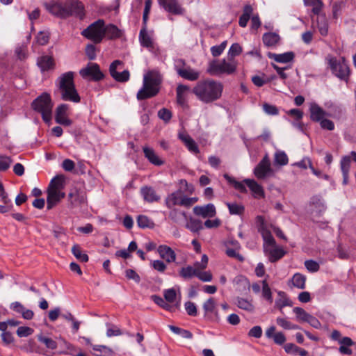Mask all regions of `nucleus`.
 <instances>
[{"mask_svg":"<svg viewBox=\"0 0 356 356\" xmlns=\"http://www.w3.org/2000/svg\"><path fill=\"white\" fill-rule=\"evenodd\" d=\"M222 91V83L211 79L198 81L193 89V92L197 99L204 104H210L219 99Z\"/></svg>","mask_w":356,"mask_h":356,"instance_id":"nucleus-1","label":"nucleus"},{"mask_svg":"<svg viewBox=\"0 0 356 356\" xmlns=\"http://www.w3.org/2000/svg\"><path fill=\"white\" fill-rule=\"evenodd\" d=\"M162 81L163 76L158 70L149 71L144 75L143 85L137 92V99L143 100L156 96L159 92Z\"/></svg>","mask_w":356,"mask_h":356,"instance_id":"nucleus-2","label":"nucleus"},{"mask_svg":"<svg viewBox=\"0 0 356 356\" xmlns=\"http://www.w3.org/2000/svg\"><path fill=\"white\" fill-rule=\"evenodd\" d=\"M58 86L62 99L74 103L80 102L81 98L74 83V72H67L58 78Z\"/></svg>","mask_w":356,"mask_h":356,"instance_id":"nucleus-3","label":"nucleus"},{"mask_svg":"<svg viewBox=\"0 0 356 356\" xmlns=\"http://www.w3.org/2000/svg\"><path fill=\"white\" fill-rule=\"evenodd\" d=\"M237 61L229 59H215L209 63L207 72L215 76L222 74L230 75L234 74L237 68Z\"/></svg>","mask_w":356,"mask_h":356,"instance_id":"nucleus-4","label":"nucleus"},{"mask_svg":"<svg viewBox=\"0 0 356 356\" xmlns=\"http://www.w3.org/2000/svg\"><path fill=\"white\" fill-rule=\"evenodd\" d=\"M32 106L35 111L42 114L44 122H48L51 120L53 104L49 94H42L33 101Z\"/></svg>","mask_w":356,"mask_h":356,"instance_id":"nucleus-5","label":"nucleus"},{"mask_svg":"<svg viewBox=\"0 0 356 356\" xmlns=\"http://www.w3.org/2000/svg\"><path fill=\"white\" fill-rule=\"evenodd\" d=\"M197 201V197H188L181 191L178 190L167 195L165 204L168 209H172L175 206L189 208Z\"/></svg>","mask_w":356,"mask_h":356,"instance_id":"nucleus-6","label":"nucleus"},{"mask_svg":"<svg viewBox=\"0 0 356 356\" xmlns=\"http://www.w3.org/2000/svg\"><path fill=\"white\" fill-rule=\"evenodd\" d=\"M327 60L332 72L341 80L347 81L350 75V69L343 58L337 59L333 56H327Z\"/></svg>","mask_w":356,"mask_h":356,"instance_id":"nucleus-7","label":"nucleus"},{"mask_svg":"<svg viewBox=\"0 0 356 356\" xmlns=\"http://www.w3.org/2000/svg\"><path fill=\"white\" fill-rule=\"evenodd\" d=\"M104 21L98 19L83 30L81 35L94 43L99 44L104 39Z\"/></svg>","mask_w":356,"mask_h":356,"instance_id":"nucleus-8","label":"nucleus"},{"mask_svg":"<svg viewBox=\"0 0 356 356\" xmlns=\"http://www.w3.org/2000/svg\"><path fill=\"white\" fill-rule=\"evenodd\" d=\"M250 19H251V29L257 31L261 25L259 16L257 13H253V8L251 5H245L243 7V14L239 17V26L246 27Z\"/></svg>","mask_w":356,"mask_h":356,"instance_id":"nucleus-9","label":"nucleus"},{"mask_svg":"<svg viewBox=\"0 0 356 356\" xmlns=\"http://www.w3.org/2000/svg\"><path fill=\"white\" fill-rule=\"evenodd\" d=\"M79 74L83 79L93 81H99L104 77L99 65L95 63H88L85 67L80 70Z\"/></svg>","mask_w":356,"mask_h":356,"instance_id":"nucleus-10","label":"nucleus"},{"mask_svg":"<svg viewBox=\"0 0 356 356\" xmlns=\"http://www.w3.org/2000/svg\"><path fill=\"white\" fill-rule=\"evenodd\" d=\"M124 63L120 60H115L109 66V72L112 78L118 82L124 83L129 81L130 73L129 70H124Z\"/></svg>","mask_w":356,"mask_h":356,"instance_id":"nucleus-11","label":"nucleus"},{"mask_svg":"<svg viewBox=\"0 0 356 356\" xmlns=\"http://www.w3.org/2000/svg\"><path fill=\"white\" fill-rule=\"evenodd\" d=\"M65 12L67 13L66 18L74 16L82 19L85 16L84 6L77 0H68L65 1Z\"/></svg>","mask_w":356,"mask_h":356,"instance_id":"nucleus-12","label":"nucleus"},{"mask_svg":"<svg viewBox=\"0 0 356 356\" xmlns=\"http://www.w3.org/2000/svg\"><path fill=\"white\" fill-rule=\"evenodd\" d=\"M273 173L270 159L266 155L254 170V174L258 179H265Z\"/></svg>","mask_w":356,"mask_h":356,"instance_id":"nucleus-13","label":"nucleus"},{"mask_svg":"<svg viewBox=\"0 0 356 356\" xmlns=\"http://www.w3.org/2000/svg\"><path fill=\"white\" fill-rule=\"evenodd\" d=\"M47 10L55 17L66 19L67 13L65 12V2L51 1L44 3Z\"/></svg>","mask_w":356,"mask_h":356,"instance_id":"nucleus-14","label":"nucleus"},{"mask_svg":"<svg viewBox=\"0 0 356 356\" xmlns=\"http://www.w3.org/2000/svg\"><path fill=\"white\" fill-rule=\"evenodd\" d=\"M159 3L168 13L179 15H183L184 9L181 7L178 0H158Z\"/></svg>","mask_w":356,"mask_h":356,"instance_id":"nucleus-15","label":"nucleus"},{"mask_svg":"<svg viewBox=\"0 0 356 356\" xmlns=\"http://www.w3.org/2000/svg\"><path fill=\"white\" fill-rule=\"evenodd\" d=\"M351 161L356 163V152L353 151L349 155L344 156L341 160V170L343 174V183L346 184L348 181V175Z\"/></svg>","mask_w":356,"mask_h":356,"instance_id":"nucleus-16","label":"nucleus"},{"mask_svg":"<svg viewBox=\"0 0 356 356\" xmlns=\"http://www.w3.org/2000/svg\"><path fill=\"white\" fill-rule=\"evenodd\" d=\"M68 108L69 106L66 104H62L56 108L55 120L57 123L65 127L72 124V121L67 117Z\"/></svg>","mask_w":356,"mask_h":356,"instance_id":"nucleus-17","label":"nucleus"},{"mask_svg":"<svg viewBox=\"0 0 356 356\" xmlns=\"http://www.w3.org/2000/svg\"><path fill=\"white\" fill-rule=\"evenodd\" d=\"M139 42L142 47L148 49L149 51H154L156 49L152 36L147 31V26H143L140 31Z\"/></svg>","mask_w":356,"mask_h":356,"instance_id":"nucleus-18","label":"nucleus"},{"mask_svg":"<svg viewBox=\"0 0 356 356\" xmlns=\"http://www.w3.org/2000/svg\"><path fill=\"white\" fill-rule=\"evenodd\" d=\"M140 195L145 202L147 203L157 202L161 200V196L156 193V190L149 186H143L140 191Z\"/></svg>","mask_w":356,"mask_h":356,"instance_id":"nucleus-19","label":"nucleus"},{"mask_svg":"<svg viewBox=\"0 0 356 356\" xmlns=\"http://www.w3.org/2000/svg\"><path fill=\"white\" fill-rule=\"evenodd\" d=\"M193 213L202 218H213L216 214V207L213 204H207L205 206H195Z\"/></svg>","mask_w":356,"mask_h":356,"instance_id":"nucleus-20","label":"nucleus"},{"mask_svg":"<svg viewBox=\"0 0 356 356\" xmlns=\"http://www.w3.org/2000/svg\"><path fill=\"white\" fill-rule=\"evenodd\" d=\"M65 193L61 191L47 190V209H51L56 205L63 198L65 197Z\"/></svg>","mask_w":356,"mask_h":356,"instance_id":"nucleus-21","label":"nucleus"},{"mask_svg":"<svg viewBox=\"0 0 356 356\" xmlns=\"http://www.w3.org/2000/svg\"><path fill=\"white\" fill-rule=\"evenodd\" d=\"M158 252L160 257L167 263H172L176 260L175 251L166 245H161L158 247Z\"/></svg>","mask_w":356,"mask_h":356,"instance_id":"nucleus-22","label":"nucleus"},{"mask_svg":"<svg viewBox=\"0 0 356 356\" xmlns=\"http://www.w3.org/2000/svg\"><path fill=\"white\" fill-rule=\"evenodd\" d=\"M275 330L276 327L274 325L268 327L265 332L266 337L273 339L275 343L277 345L284 344L286 340L285 335L281 332H275Z\"/></svg>","mask_w":356,"mask_h":356,"instance_id":"nucleus-23","label":"nucleus"},{"mask_svg":"<svg viewBox=\"0 0 356 356\" xmlns=\"http://www.w3.org/2000/svg\"><path fill=\"white\" fill-rule=\"evenodd\" d=\"M310 118L314 122H320L329 115L317 104L312 103L309 106Z\"/></svg>","mask_w":356,"mask_h":356,"instance_id":"nucleus-24","label":"nucleus"},{"mask_svg":"<svg viewBox=\"0 0 356 356\" xmlns=\"http://www.w3.org/2000/svg\"><path fill=\"white\" fill-rule=\"evenodd\" d=\"M243 182L248 186L255 198H263L265 196L262 186L253 179H246Z\"/></svg>","mask_w":356,"mask_h":356,"instance_id":"nucleus-25","label":"nucleus"},{"mask_svg":"<svg viewBox=\"0 0 356 356\" xmlns=\"http://www.w3.org/2000/svg\"><path fill=\"white\" fill-rule=\"evenodd\" d=\"M179 138L191 153L197 154L200 152L197 143L188 134H179Z\"/></svg>","mask_w":356,"mask_h":356,"instance_id":"nucleus-26","label":"nucleus"},{"mask_svg":"<svg viewBox=\"0 0 356 356\" xmlns=\"http://www.w3.org/2000/svg\"><path fill=\"white\" fill-rule=\"evenodd\" d=\"M121 34V31L115 25L112 24L104 25V38L106 37L110 40L116 39L119 38Z\"/></svg>","mask_w":356,"mask_h":356,"instance_id":"nucleus-27","label":"nucleus"},{"mask_svg":"<svg viewBox=\"0 0 356 356\" xmlns=\"http://www.w3.org/2000/svg\"><path fill=\"white\" fill-rule=\"evenodd\" d=\"M143 150L145 158L153 165H161L163 163V161L159 157L152 148L144 147Z\"/></svg>","mask_w":356,"mask_h":356,"instance_id":"nucleus-28","label":"nucleus"},{"mask_svg":"<svg viewBox=\"0 0 356 356\" xmlns=\"http://www.w3.org/2000/svg\"><path fill=\"white\" fill-rule=\"evenodd\" d=\"M37 65L44 72L54 68V60L51 56H42L38 58Z\"/></svg>","mask_w":356,"mask_h":356,"instance_id":"nucleus-29","label":"nucleus"},{"mask_svg":"<svg viewBox=\"0 0 356 356\" xmlns=\"http://www.w3.org/2000/svg\"><path fill=\"white\" fill-rule=\"evenodd\" d=\"M178 74L181 77L191 81H196L200 77V72L190 67L179 70Z\"/></svg>","mask_w":356,"mask_h":356,"instance_id":"nucleus-30","label":"nucleus"},{"mask_svg":"<svg viewBox=\"0 0 356 356\" xmlns=\"http://www.w3.org/2000/svg\"><path fill=\"white\" fill-rule=\"evenodd\" d=\"M235 303L238 308L247 311L248 312H253L254 310V306L252 304V300H248L243 298L237 297L235 299Z\"/></svg>","mask_w":356,"mask_h":356,"instance_id":"nucleus-31","label":"nucleus"},{"mask_svg":"<svg viewBox=\"0 0 356 356\" xmlns=\"http://www.w3.org/2000/svg\"><path fill=\"white\" fill-rule=\"evenodd\" d=\"M202 307L204 311L205 316H208L209 314H215L216 317L218 316L216 311L217 303L213 298H210L205 301L203 303Z\"/></svg>","mask_w":356,"mask_h":356,"instance_id":"nucleus-32","label":"nucleus"},{"mask_svg":"<svg viewBox=\"0 0 356 356\" xmlns=\"http://www.w3.org/2000/svg\"><path fill=\"white\" fill-rule=\"evenodd\" d=\"M263 42L267 47L275 46L280 41V35L275 33H266L263 35Z\"/></svg>","mask_w":356,"mask_h":356,"instance_id":"nucleus-33","label":"nucleus"},{"mask_svg":"<svg viewBox=\"0 0 356 356\" xmlns=\"http://www.w3.org/2000/svg\"><path fill=\"white\" fill-rule=\"evenodd\" d=\"M198 267L187 266L181 268L179 271V275L183 279H191L193 276H196Z\"/></svg>","mask_w":356,"mask_h":356,"instance_id":"nucleus-34","label":"nucleus"},{"mask_svg":"<svg viewBox=\"0 0 356 356\" xmlns=\"http://www.w3.org/2000/svg\"><path fill=\"white\" fill-rule=\"evenodd\" d=\"M317 27L320 33L325 36L328 33V23L325 15H318L316 19Z\"/></svg>","mask_w":356,"mask_h":356,"instance_id":"nucleus-35","label":"nucleus"},{"mask_svg":"<svg viewBox=\"0 0 356 356\" xmlns=\"http://www.w3.org/2000/svg\"><path fill=\"white\" fill-rule=\"evenodd\" d=\"M304 3L307 6L312 7V13L316 15H320L323 7V3L321 0H304Z\"/></svg>","mask_w":356,"mask_h":356,"instance_id":"nucleus-36","label":"nucleus"},{"mask_svg":"<svg viewBox=\"0 0 356 356\" xmlns=\"http://www.w3.org/2000/svg\"><path fill=\"white\" fill-rule=\"evenodd\" d=\"M63 188L64 177L62 175H57L51 180L48 189L63 191Z\"/></svg>","mask_w":356,"mask_h":356,"instance_id":"nucleus-37","label":"nucleus"},{"mask_svg":"<svg viewBox=\"0 0 356 356\" xmlns=\"http://www.w3.org/2000/svg\"><path fill=\"white\" fill-rule=\"evenodd\" d=\"M265 250L269 253V260L270 262H275L284 257L285 254L284 251L280 248H272L268 249L267 248H265Z\"/></svg>","mask_w":356,"mask_h":356,"instance_id":"nucleus-38","label":"nucleus"},{"mask_svg":"<svg viewBox=\"0 0 356 356\" xmlns=\"http://www.w3.org/2000/svg\"><path fill=\"white\" fill-rule=\"evenodd\" d=\"M280 298L275 301V306L280 309H282L284 307L291 306V301L286 297V293L282 291L278 292Z\"/></svg>","mask_w":356,"mask_h":356,"instance_id":"nucleus-39","label":"nucleus"},{"mask_svg":"<svg viewBox=\"0 0 356 356\" xmlns=\"http://www.w3.org/2000/svg\"><path fill=\"white\" fill-rule=\"evenodd\" d=\"M293 286L299 289L305 288L306 277L300 273H295L291 279Z\"/></svg>","mask_w":356,"mask_h":356,"instance_id":"nucleus-40","label":"nucleus"},{"mask_svg":"<svg viewBox=\"0 0 356 356\" xmlns=\"http://www.w3.org/2000/svg\"><path fill=\"white\" fill-rule=\"evenodd\" d=\"M137 224L139 227L145 228H153L154 227V222L149 217L145 215H140L137 218Z\"/></svg>","mask_w":356,"mask_h":356,"instance_id":"nucleus-41","label":"nucleus"},{"mask_svg":"<svg viewBox=\"0 0 356 356\" xmlns=\"http://www.w3.org/2000/svg\"><path fill=\"white\" fill-rule=\"evenodd\" d=\"M261 233L264 241V248H266V245L274 247L275 245V241L273 236H272L270 232L266 228L262 227L261 228Z\"/></svg>","mask_w":356,"mask_h":356,"instance_id":"nucleus-42","label":"nucleus"},{"mask_svg":"<svg viewBox=\"0 0 356 356\" xmlns=\"http://www.w3.org/2000/svg\"><path fill=\"white\" fill-rule=\"evenodd\" d=\"M294 54L293 52H286L281 54H273L270 58H273L278 63H286L293 59Z\"/></svg>","mask_w":356,"mask_h":356,"instance_id":"nucleus-43","label":"nucleus"},{"mask_svg":"<svg viewBox=\"0 0 356 356\" xmlns=\"http://www.w3.org/2000/svg\"><path fill=\"white\" fill-rule=\"evenodd\" d=\"M186 227L192 232H197L202 229V221L191 218L186 223Z\"/></svg>","mask_w":356,"mask_h":356,"instance_id":"nucleus-44","label":"nucleus"},{"mask_svg":"<svg viewBox=\"0 0 356 356\" xmlns=\"http://www.w3.org/2000/svg\"><path fill=\"white\" fill-rule=\"evenodd\" d=\"M242 52V47L238 43H234L230 47L228 54H227V59L232 60H236L235 57L240 55Z\"/></svg>","mask_w":356,"mask_h":356,"instance_id":"nucleus-45","label":"nucleus"},{"mask_svg":"<svg viewBox=\"0 0 356 356\" xmlns=\"http://www.w3.org/2000/svg\"><path fill=\"white\" fill-rule=\"evenodd\" d=\"M189 90V88L185 85H179L177 88V102L183 105L185 103V93Z\"/></svg>","mask_w":356,"mask_h":356,"instance_id":"nucleus-46","label":"nucleus"},{"mask_svg":"<svg viewBox=\"0 0 356 356\" xmlns=\"http://www.w3.org/2000/svg\"><path fill=\"white\" fill-rule=\"evenodd\" d=\"M276 322L278 325L282 327V328L285 330H298L300 329V327L296 324H293L290 321H287L286 318H277Z\"/></svg>","mask_w":356,"mask_h":356,"instance_id":"nucleus-47","label":"nucleus"},{"mask_svg":"<svg viewBox=\"0 0 356 356\" xmlns=\"http://www.w3.org/2000/svg\"><path fill=\"white\" fill-rule=\"evenodd\" d=\"M293 312L296 314L297 321L300 322H307L310 314L301 307H294Z\"/></svg>","mask_w":356,"mask_h":356,"instance_id":"nucleus-48","label":"nucleus"},{"mask_svg":"<svg viewBox=\"0 0 356 356\" xmlns=\"http://www.w3.org/2000/svg\"><path fill=\"white\" fill-rule=\"evenodd\" d=\"M224 177L230 184H232L236 190L241 193L246 192V188L243 182L236 181L233 177H230L227 174H225Z\"/></svg>","mask_w":356,"mask_h":356,"instance_id":"nucleus-49","label":"nucleus"},{"mask_svg":"<svg viewBox=\"0 0 356 356\" xmlns=\"http://www.w3.org/2000/svg\"><path fill=\"white\" fill-rule=\"evenodd\" d=\"M92 350L95 352L99 353L97 354L99 356H109L113 354V350L106 346L103 345H92Z\"/></svg>","mask_w":356,"mask_h":356,"instance_id":"nucleus-50","label":"nucleus"},{"mask_svg":"<svg viewBox=\"0 0 356 356\" xmlns=\"http://www.w3.org/2000/svg\"><path fill=\"white\" fill-rule=\"evenodd\" d=\"M38 339L40 342L44 344L47 348L54 350L57 348V343L51 338L40 334L38 335Z\"/></svg>","mask_w":356,"mask_h":356,"instance_id":"nucleus-51","label":"nucleus"},{"mask_svg":"<svg viewBox=\"0 0 356 356\" xmlns=\"http://www.w3.org/2000/svg\"><path fill=\"white\" fill-rule=\"evenodd\" d=\"M311 203L314 205L320 212L325 210L326 206L323 198L319 195L313 196L311 198Z\"/></svg>","mask_w":356,"mask_h":356,"instance_id":"nucleus-52","label":"nucleus"},{"mask_svg":"<svg viewBox=\"0 0 356 356\" xmlns=\"http://www.w3.org/2000/svg\"><path fill=\"white\" fill-rule=\"evenodd\" d=\"M288 156L284 152L277 151L275 154V163L279 165H285L288 163Z\"/></svg>","mask_w":356,"mask_h":356,"instance_id":"nucleus-53","label":"nucleus"},{"mask_svg":"<svg viewBox=\"0 0 356 356\" xmlns=\"http://www.w3.org/2000/svg\"><path fill=\"white\" fill-rule=\"evenodd\" d=\"M169 328L172 332H174L176 334L180 335L183 338L191 339L193 337L192 333L187 330H184L174 325H169Z\"/></svg>","mask_w":356,"mask_h":356,"instance_id":"nucleus-54","label":"nucleus"},{"mask_svg":"<svg viewBox=\"0 0 356 356\" xmlns=\"http://www.w3.org/2000/svg\"><path fill=\"white\" fill-rule=\"evenodd\" d=\"M72 252L74 256L79 261L82 262H87L88 261V256L82 252L81 248L79 245H74L72 248Z\"/></svg>","mask_w":356,"mask_h":356,"instance_id":"nucleus-55","label":"nucleus"},{"mask_svg":"<svg viewBox=\"0 0 356 356\" xmlns=\"http://www.w3.org/2000/svg\"><path fill=\"white\" fill-rule=\"evenodd\" d=\"M69 195L71 198V204L74 207L84 204L86 202V197L84 196V195L79 194L78 193H70Z\"/></svg>","mask_w":356,"mask_h":356,"instance_id":"nucleus-56","label":"nucleus"},{"mask_svg":"<svg viewBox=\"0 0 356 356\" xmlns=\"http://www.w3.org/2000/svg\"><path fill=\"white\" fill-rule=\"evenodd\" d=\"M229 213L234 215H241L244 211V207L236 203H226Z\"/></svg>","mask_w":356,"mask_h":356,"instance_id":"nucleus-57","label":"nucleus"},{"mask_svg":"<svg viewBox=\"0 0 356 356\" xmlns=\"http://www.w3.org/2000/svg\"><path fill=\"white\" fill-rule=\"evenodd\" d=\"M262 296L263 297L266 299L267 300L272 302L273 301V297H272V293L271 290L269 287V285L267 282L266 280H264L262 282Z\"/></svg>","mask_w":356,"mask_h":356,"instance_id":"nucleus-58","label":"nucleus"},{"mask_svg":"<svg viewBox=\"0 0 356 356\" xmlns=\"http://www.w3.org/2000/svg\"><path fill=\"white\" fill-rule=\"evenodd\" d=\"M170 211L169 212V218L175 222H177L179 217L183 216L184 218L186 217V213L184 211H181L177 209L172 208L170 209Z\"/></svg>","mask_w":356,"mask_h":356,"instance_id":"nucleus-59","label":"nucleus"},{"mask_svg":"<svg viewBox=\"0 0 356 356\" xmlns=\"http://www.w3.org/2000/svg\"><path fill=\"white\" fill-rule=\"evenodd\" d=\"M227 46V41H223L220 44L213 46L211 48V52L213 56L218 57L222 54Z\"/></svg>","mask_w":356,"mask_h":356,"instance_id":"nucleus-60","label":"nucleus"},{"mask_svg":"<svg viewBox=\"0 0 356 356\" xmlns=\"http://www.w3.org/2000/svg\"><path fill=\"white\" fill-rule=\"evenodd\" d=\"M49 39V33L47 31H40L36 36V42L40 45H45L48 43Z\"/></svg>","mask_w":356,"mask_h":356,"instance_id":"nucleus-61","label":"nucleus"},{"mask_svg":"<svg viewBox=\"0 0 356 356\" xmlns=\"http://www.w3.org/2000/svg\"><path fill=\"white\" fill-rule=\"evenodd\" d=\"M240 248H227L225 252L228 257H232V258H235L240 261H243L244 258L242 255H241L238 253V250Z\"/></svg>","mask_w":356,"mask_h":356,"instance_id":"nucleus-62","label":"nucleus"},{"mask_svg":"<svg viewBox=\"0 0 356 356\" xmlns=\"http://www.w3.org/2000/svg\"><path fill=\"white\" fill-rule=\"evenodd\" d=\"M165 300L169 303H173L177 297L176 291L174 289H166L163 292Z\"/></svg>","mask_w":356,"mask_h":356,"instance_id":"nucleus-63","label":"nucleus"},{"mask_svg":"<svg viewBox=\"0 0 356 356\" xmlns=\"http://www.w3.org/2000/svg\"><path fill=\"white\" fill-rule=\"evenodd\" d=\"M16 333L19 337H26L32 334L33 330L30 327L21 326L17 328Z\"/></svg>","mask_w":356,"mask_h":356,"instance_id":"nucleus-64","label":"nucleus"}]
</instances>
